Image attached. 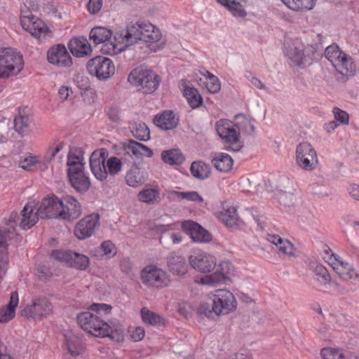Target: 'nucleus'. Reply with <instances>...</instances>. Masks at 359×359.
Listing matches in <instances>:
<instances>
[{
	"instance_id": "10",
	"label": "nucleus",
	"mask_w": 359,
	"mask_h": 359,
	"mask_svg": "<svg viewBox=\"0 0 359 359\" xmlns=\"http://www.w3.org/2000/svg\"><path fill=\"white\" fill-rule=\"evenodd\" d=\"M77 322L85 331L95 337H104L107 334L109 325L90 312H82L77 315Z\"/></svg>"
},
{
	"instance_id": "21",
	"label": "nucleus",
	"mask_w": 359,
	"mask_h": 359,
	"mask_svg": "<svg viewBox=\"0 0 359 359\" xmlns=\"http://www.w3.org/2000/svg\"><path fill=\"white\" fill-rule=\"evenodd\" d=\"M61 201L55 195L44 198L37 208L41 218H60Z\"/></svg>"
},
{
	"instance_id": "32",
	"label": "nucleus",
	"mask_w": 359,
	"mask_h": 359,
	"mask_svg": "<svg viewBox=\"0 0 359 359\" xmlns=\"http://www.w3.org/2000/svg\"><path fill=\"white\" fill-rule=\"evenodd\" d=\"M217 1L226 7L234 17L244 18L247 15L244 6L248 3V0H217Z\"/></svg>"
},
{
	"instance_id": "28",
	"label": "nucleus",
	"mask_w": 359,
	"mask_h": 359,
	"mask_svg": "<svg viewBox=\"0 0 359 359\" xmlns=\"http://www.w3.org/2000/svg\"><path fill=\"white\" fill-rule=\"evenodd\" d=\"M114 34L112 33L111 29H107L104 27H95L93 28L89 34L90 40L96 44L104 43L106 42L109 43L110 45L120 44L114 41Z\"/></svg>"
},
{
	"instance_id": "30",
	"label": "nucleus",
	"mask_w": 359,
	"mask_h": 359,
	"mask_svg": "<svg viewBox=\"0 0 359 359\" xmlns=\"http://www.w3.org/2000/svg\"><path fill=\"white\" fill-rule=\"evenodd\" d=\"M154 123L157 127L168 130L177 127L179 118L172 111H164L154 117Z\"/></svg>"
},
{
	"instance_id": "39",
	"label": "nucleus",
	"mask_w": 359,
	"mask_h": 359,
	"mask_svg": "<svg viewBox=\"0 0 359 359\" xmlns=\"http://www.w3.org/2000/svg\"><path fill=\"white\" fill-rule=\"evenodd\" d=\"M161 158L164 163L169 165H181L185 160L179 149L163 151L161 153Z\"/></svg>"
},
{
	"instance_id": "1",
	"label": "nucleus",
	"mask_w": 359,
	"mask_h": 359,
	"mask_svg": "<svg viewBox=\"0 0 359 359\" xmlns=\"http://www.w3.org/2000/svg\"><path fill=\"white\" fill-rule=\"evenodd\" d=\"M161 38L159 29L151 23L137 21L129 24L126 30L116 32L114 39L119 43L133 45L139 41L144 43H156Z\"/></svg>"
},
{
	"instance_id": "40",
	"label": "nucleus",
	"mask_w": 359,
	"mask_h": 359,
	"mask_svg": "<svg viewBox=\"0 0 359 359\" xmlns=\"http://www.w3.org/2000/svg\"><path fill=\"white\" fill-rule=\"evenodd\" d=\"M183 95L192 108H196L202 104V97L198 90L194 87L186 86Z\"/></svg>"
},
{
	"instance_id": "46",
	"label": "nucleus",
	"mask_w": 359,
	"mask_h": 359,
	"mask_svg": "<svg viewBox=\"0 0 359 359\" xmlns=\"http://www.w3.org/2000/svg\"><path fill=\"white\" fill-rule=\"evenodd\" d=\"M29 119L27 116L19 114L14 119V128L17 133L21 135H24L29 126Z\"/></svg>"
},
{
	"instance_id": "36",
	"label": "nucleus",
	"mask_w": 359,
	"mask_h": 359,
	"mask_svg": "<svg viewBox=\"0 0 359 359\" xmlns=\"http://www.w3.org/2000/svg\"><path fill=\"white\" fill-rule=\"evenodd\" d=\"M217 218L229 227H233L237 224L238 214L234 207H228L219 211Z\"/></svg>"
},
{
	"instance_id": "48",
	"label": "nucleus",
	"mask_w": 359,
	"mask_h": 359,
	"mask_svg": "<svg viewBox=\"0 0 359 359\" xmlns=\"http://www.w3.org/2000/svg\"><path fill=\"white\" fill-rule=\"evenodd\" d=\"M104 337H109L117 342L123 341L124 339V328L121 325L114 327L109 325L107 334Z\"/></svg>"
},
{
	"instance_id": "37",
	"label": "nucleus",
	"mask_w": 359,
	"mask_h": 359,
	"mask_svg": "<svg viewBox=\"0 0 359 359\" xmlns=\"http://www.w3.org/2000/svg\"><path fill=\"white\" fill-rule=\"evenodd\" d=\"M129 128L133 135L141 141H147L150 138L149 129L144 123H130Z\"/></svg>"
},
{
	"instance_id": "13",
	"label": "nucleus",
	"mask_w": 359,
	"mask_h": 359,
	"mask_svg": "<svg viewBox=\"0 0 359 359\" xmlns=\"http://www.w3.org/2000/svg\"><path fill=\"white\" fill-rule=\"evenodd\" d=\"M283 52L291 67L303 68L312 60L314 46H284Z\"/></svg>"
},
{
	"instance_id": "17",
	"label": "nucleus",
	"mask_w": 359,
	"mask_h": 359,
	"mask_svg": "<svg viewBox=\"0 0 359 359\" xmlns=\"http://www.w3.org/2000/svg\"><path fill=\"white\" fill-rule=\"evenodd\" d=\"M51 257L80 270H85L89 266V258L87 256L72 251L53 250Z\"/></svg>"
},
{
	"instance_id": "47",
	"label": "nucleus",
	"mask_w": 359,
	"mask_h": 359,
	"mask_svg": "<svg viewBox=\"0 0 359 359\" xmlns=\"http://www.w3.org/2000/svg\"><path fill=\"white\" fill-rule=\"evenodd\" d=\"M205 76H206L205 86L208 90L211 93H217L221 88L218 78L208 71Z\"/></svg>"
},
{
	"instance_id": "7",
	"label": "nucleus",
	"mask_w": 359,
	"mask_h": 359,
	"mask_svg": "<svg viewBox=\"0 0 359 359\" xmlns=\"http://www.w3.org/2000/svg\"><path fill=\"white\" fill-rule=\"evenodd\" d=\"M22 55L12 47L0 48V78L19 73L23 68Z\"/></svg>"
},
{
	"instance_id": "4",
	"label": "nucleus",
	"mask_w": 359,
	"mask_h": 359,
	"mask_svg": "<svg viewBox=\"0 0 359 359\" xmlns=\"http://www.w3.org/2000/svg\"><path fill=\"white\" fill-rule=\"evenodd\" d=\"M325 57L332 64L337 72L341 75L337 80L346 83L356 72V66L352 57L342 51L339 46H327L325 49Z\"/></svg>"
},
{
	"instance_id": "31",
	"label": "nucleus",
	"mask_w": 359,
	"mask_h": 359,
	"mask_svg": "<svg viewBox=\"0 0 359 359\" xmlns=\"http://www.w3.org/2000/svg\"><path fill=\"white\" fill-rule=\"evenodd\" d=\"M18 302V292L16 291L12 292L8 304L0 309V323H8L15 317V309Z\"/></svg>"
},
{
	"instance_id": "57",
	"label": "nucleus",
	"mask_w": 359,
	"mask_h": 359,
	"mask_svg": "<svg viewBox=\"0 0 359 359\" xmlns=\"http://www.w3.org/2000/svg\"><path fill=\"white\" fill-rule=\"evenodd\" d=\"M107 115L109 120L115 123H119L121 121V111L118 107H112L109 108Z\"/></svg>"
},
{
	"instance_id": "59",
	"label": "nucleus",
	"mask_w": 359,
	"mask_h": 359,
	"mask_svg": "<svg viewBox=\"0 0 359 359\" xmlns=\"http://www.w3.org/2000/svg\"><path fill=\"white\" fill-rule=\"evenodd\" d=\"M102 0H89L88 8L90 13L95 14L101 9Z\"/></svg>"
},
{
	"instance_id": "38",
	"label": "nucleus",
	"mask_w": 359,
	"mask_h": 359,
	"mask_svg": "<svg viewBox=\"0 0 359 359\" xmlns=\"http://www.w3.org/2000/svg\"><path fill=\"white\" fill-rule=\"evenodd\" d=\"M210 165L201 161L193 162L190 167L191 175L200 180L208 178L210 176Z\"/></svg>"
},
{
	"instance_id": "50",
	"label": "nucleus",
	"mask_w": 359,
	"mask_h": 359,
	"mask_svg": "<svg viewBox=\"0 0 359 359\" xmlns=\"http://www.w3.org/2000/svg\"><path fill=\"white\" fill-rule=\"evenodd\" d=\"M72 54L76 57H85L91 55L92 46H68Z\"/></svg>"
},
{
	"instance_id": "64",
	"label": "nucleus",
	"mask_w": 359,
	"mask_h": 359,
	"mask_svg": "<svg viewBox=\"0 0 359 359\" xmlns=\"http://www.w3.org/2000/svg\"><path fill=\"white\" fill-rule=\"evenodd\" d=\"M348 193L353 198L359 201V185L352 184L348 188Z\"/></svg>"
},
{
	"instance_id": "9",
	"label": "nucleus",
	"mask_w": 359,
	"mask_h": 359,
	"mask_svg": "<svg viewBox=\"0 0 359 359\" xmlns=\"http://www.w3.org/2000/svg\"><path fill=\"white\" fill-rule=\"evenodd\" d=\"M62 147V143H59L55 147H50L43 158L27 153L25 156L21 157L18 163L19 167L27 171H32L34 170L35 166L38 165L39 169L45 170L48 168V164Z\"/></svg>"
},
{
	"instance_id": "14",
	"label": "nucleus",
	"mask_w": 359,
	"mask_h": 359,
	"mask_svg": "<svg viewBox=\"0 0 359 359\" xmlns=\"http://www.w3.org/2000/svg\"><path fill=\"white\" fill-rule=\"evenodd\" d=\"M296 161L302 169L311 171L316 168L318 164L316 151L312 145L308 142H302L296 148Z\"/></svg>"
},
{
	"instance_id": "3",
	"label": "nucleus",
	"mask_w": 359,
	"mask_h": 359,
	"mask_svg": "<svg viewBox=\"0 0 359 359\" xmlns=\"http://www.w3.org/2000/svg\"><path fill=\"white\" fill-rule=\"evenodd\" d=\"M108 152L106 149L95 151L90 157V167L92 173L96 179L104 181L107 175H115L118 173L122 167L121 160L115 156L110 157L106 162Z\"/></svg>"
},
{
	"instance_id": "44",
	"label": "nucleus",
	"mask_w": 359,
	"mask_h": 359,
	"mask_svg": "<svg viewBox=\"0 0 359 359\" xmlns=\"http://www.w3.org/2000/svg\"><path fill=\"white\" fill-rule=\"evenodd\" d=\"M311 269L315 275L318 277V280L320 281V278L322 279V284L325 285L331 282V277L327 269L322 264L314 263L311 265Z\"/></svg>"
},
{
	"instance_id": "60",
	"label": "nucleus",
	"mask_w": 359,
	"mask_h": 359,
	"mask_svg": "<svg viewBox=\"0 0 359 359\" xmlns=\"http://www.w3.org/2000/svg\"><path fill=\"white\" fill-rule=\"evenodd\" d=\"M310 191L316 195L326 196L327 195L325 191V187L323 185L319 184L317 182L313 183L309 186Z\"/></svg>"
},
{
	"instance_id": "54",
	"label": "nucleus",
	"mask_w": 359,
	"mask_h": 359,
	"mask_svg": "<svg viewBox=\"0 0 359 359\" xmlns=\"http://www.w3.org/2000/svg\"><path fill=\"white\" fill-rule=\"evenodd\" d=\"M333 114L337 122L344 125H347L348 123L349 116L346 111H343L338 107H334L333 109Z\"/></svg>"
},
{
	"instance_id": "23",
	"label": "nucleus",
	"mask_w": 359,
	"mask_h": 359,
	"mask_svg": "<svg viewBox=\"0 0 359 359\" xmlns=\"http://www.w3.org/2000/svg\"><path fill=\"white\" fill-rule=\"evenodd\" d=\"M232 265L229 262H222L213 269V273L201 278V283L205 285H215L224 283L229 278L232 271Z\"/></svg>"
},
{
	"instance_id": "5",
	"label": "nucleus",
	"mask_w": 359,
	"mask_h": 359,
	"mask_svg": "<svg viewBox=\"0 0 359 359\" xmlns=\"http://www.w3.org/2000/svg\"><path fill=\"white\" fill-rule=\"evenodd\" d=\"M40 216L38 213V209L36 208V204L34 201L27 203L20 213V219L18 214L13 212L6 222V229L3 232L7 235L8 241L13 235H16L15 226L18 222L20 221V226L27 230L32 227L36 224Z\"/></svg>"
},
{
	"instance_id": "27",
	"label": "nucleus",
	"mask_w": 359,
	"mask_h": 359,
	"mask_svg": "<svg viewBox=\"0 0 359 359\" xmlns=\"http://www.w3.org/2000/svg\"><path fill=\"white\" fill-rule=\"evenodd\" d=\"M123 149L126 151L124 155L128 154L133 159V156L137 159L143 156L149 158L153 156V151L150 148L133 140H129L123 144Z\"/></svg>"
},
{
	"instance_id": "61",
	"label": "nucleus",
	"mask_w": 359,
	"mask_h": 359,
	"mask_svg": "<svg viewBox=\"0 0 359 359\" xmlns=\"http://www.w3.org/2000/svg\"><path fill=\"white\" fill-rule=\"evenodd\" d=\"M293 195L290 193H281L278 196L279 203L284 206H290L292 204Z\"/></svg>"
},
{
	"instance_id": "29",
	"label": "nucleus",
	"mask_w": 359,
	"mask_h": 359,
	"mask_svg": "<svg viewBox=\"0 0 359 359\" xmlns=\"http://www.w3.org/2000/svg\"><path fill=\"white\" fill-rule=\"evenodd\" d=\"M169 270L175 275H184L187 272L188 265L185 258L178 253L172 252L167 257Z\"/></svg>"
},
{
	"instance_id": "56",
	"label": "nucleus",
	"mask_w": 359,
	"mask_h": 359,
	"mask_svg": "<svg viewBox=\"0 0 359 359\" xmlns=\"http://www.w3.org/2000/svg\"><path fill=\"white\" fill-rule=\"evenodd\" d=\"M276 247L279 251L285 255L289 256L293 255V245L288 240L282 238L281 243H279L278 246Z\"/></svg>"
},
{
	"instance_id": "22",
	"label": "nucleus",
	"mask_w": 359,
	"mask_h": 359,
	"mask_svg": "<svg viewBox=\"0 0 359 359\" xmlns=\"http://www.w3.org/2000/svg\"><path fill=\"white\" fill-rule=\"evenodd\" d=\"M60 219L74 220L81 214V207L74 197L67 195L60 198Z\"/></svg>"
},
{
	"instance_id": "63",
	"label": "nucleus",
	"mask_w": 359,
	"mask_h": 359,
	"mask_svg": "<svg viewBox=\"0 0 359 359\" xmlns=\"http://www.w3.org/2000/svg\"><path fill=\"white\" fill-rule=\"evenodd\" d=\"M178 311L182 316L188 318L191 314V307L189 304H183L180 305Z\"/></svg>"
},
{
	"instance_id": "41",
	"label": "nucleus",
	"mask_w": 359,
	"mask_h": 359,
	"mask_svg": "<svg viewBox=\"0 0 359 359\" xmlns=\"http://www.w3.org/2000/svg\"><path fill=\"white\" fill-rule=\"evenodd\" d=\"M237 118H241L235 123L237 131L239 133H245L250 135L255 134V128L252 121L247 117L239 115L236 116Z\"/></svg>"
},
{
	"instance_id": "45",
	"label": "nucleus",
	"mask_w": 359,
	"mask_h": 359,
	"mask_svg": "<svg viewBox=\"0 0 359 359\" xmlns=\"http://www.w3.org/2000/svg\"><path fill=\"white\" fill-rule=\"evenodd\" d=\"M126 181L128 185L137 187L143 183L144 178L142 172L137 168L128 171L126 175Z\"/></svg>"
},
{
	"instance_id": "33",
	"label": "nucleus",
	"mask_w": 359,
	"mask_h": 359,
	"mask_svg": "<svg viewBox=\"0 0 359 359\" xmlns=\"http://www.w3.org/2000/svg\"><path fill=\"white\" fill-rule=\"evenodd\" d=\"M65 344L69 353L73 356L81 354L84 349L81 337L69 332L65 335Z\"/></svg>"
},
{
	"instance_id": "11",
	"label": "nucleus",
	"mask_w": 359,
	"mask_h": 359,
	"mask_svg": "<svg viewBox=\"0 0 359 359\" xmlns=\"http://www.w3.org/2000/svg\"><path fill=\"white\" fill-rule=\"evenodd\" d=\"M88 72L100 81H106L115 73V66L108 57L97 56L89 60L86 64Z\"/></svg>"
},
{
	"instance_id": "42",
	"label": "nucleus",
	"mask_w": 359,
	"mask_h": 359,
	"mask_svg": "<svg viewBox=\"0 0 359 359\" xmlns=\"http://www.w3.org/2000/svg\"><path fill=\"white\" fill-rule=\"evenodd\" d=\"M140 314L144 323L151 325H160L163 323V319L161 316L145 307L141 309Z\"/></svg>"
},
{
	"instance_id": "34",
	"label": "nucleus",
	"mask_w": 359,
	"mask_h": 359,
	"mask_svg": "<svg viewBox=\"0 0 359 359\" xmlns=\"http://www.w3.org/2000/svg\"><path fill=\"white\" fill-rule=\"evenodd\" d=\"M211 163L218 171L226 172L231 170L233 161L229 154L219 152L214 154Z\"/></svg>"
},
{
	"instance_id": "52",
	"label": "nucleus",
	"mask_w": 359,
	"mask_h": 359,
	"mask_svg": "<svg viewBox=\"0 0 359 359\" xmlns=\"http://www.w3.org/2000/svg\"><path fill=\"white\" fill-rule=\"evenodd\" d=\"M128 46H102L101 51L103 54L110 56H118L123 53Z\"/></svg>"
},
{
	"instance_id": "8",
	"label": "nucleus",
	"mask_w": 359,
	"mask_h": 359,
	"mask_svg": "<svg viewBox=\"0 0 359 359\" xmlns=\"http://www.w3.org/2000/svg\"><path fill=\"white\" fill-rule=\"evenodd\" d=\"M215 128L220 138L229 146L225 147L226 150L238 151L243 147L240 140V135L235 124L226 119H220L217 121Z\"/></svg>"
},
{
	"instance_id": "62",
	"label": "nucleus",
	"mask_w": 359,
	"mask_h": 359,
	"mask_svg": "<svg viewBox=\"0 0 359 359\" xmlns=\"http://www.w3.org/2000/svg\"><path fill=\"white\" fill-rule=\"evenodd\" d=\"M67 45H90L86 37L79 36L69 40Z\"/></svg>"
},
{
	"instance_id": "35",
	"label": "nucleus",
	"mask_w": 359,
	"mask_h": 359,
	"mask_svg": "<svg viewBox=\"0 0 359 359\" xmlns=\"http://www.w3.org/2000/svg\"><path fill=\"white\" fill-rule=\"evenodd\" d=\"M8 238L0 229V280L7 271L8 264Z\"/></svg>"
},
{
	"instance_id": "12",
	"label": "nucleus",
	"mask_w": 359,
	"mask_h": 359,
	"mask_svg": "<svg viewBox=\"0 0 359 359\" xmlns=\"http://www.w3.org/2000/svg\"><path fill=\"white\" fill-rule=\"evenodd\" d=\"M53 309L52 304L47 298H35L21 311V316L28 319L41 320L52 314Z\"/></svg>"
},
{
	"instance_id": "25",
	"label": "nucleus",
	"mask_w": 359,
	"mask_h": 359,
	"mask_svg": "<svg viewBox=\"0 0 359 359\" xmlns=\"http://www.w3.org/2000/svg\"><path fill=\"white\" fill-rule=\"evenodd\" d=\"M48 61L59 67H69L72 65L66 46H51L47 52Z\"/></svg>"
},
{
	"instance_id": "49",
	"label": "nucleus",
	"mask_w": 359,
	"mask_h": 359,
	"mask_svg": "<svg viewBox=\"0 0 359 359\" xmlns=\"http://www.w3.org/2000/svg\"><path fill=\"white\" fill-rule=\"evenodd\" d=\"M172 195L176 196L182 199H187L190 201L203 202V198L196 191H176L171 192Z\"/></svg>"
},
{
	"instance_id": "26",
	"label": "nucleus",
	"mask_w": 359,
	"mask_h": 359,
	"mask_svg": "<svg viewBox=\"0 0 359 359\" xmlns=\"http://www.w3.org/2000/svg\"><path fill=\"white\" fill-rule=\"evenodd\" d=\"M182 227L196 242L208 243L212 240L211 234L195 222L184 221Z\"/></svg>"
},
{
	"instance_id": "16",
	"label": "nucleus",
	"mask_w": 359,
	"mask_h": 359,
	"mask_svg": "<svg viewBox=\"0 0 359 359\" xmlns=\"http://www.w3.org/2000/svg\"><path fill=\"white\" fill-rule=\"evenodd\" d=\"M189 262L193 269L201 273H208L216 266L215 257L201 250H194Z\"/></svg>"
},
{
	"instance_id": "15",
	"label": "nucleus",
	"mask_w": 359,
	"mask_h": 359,
	"mask_svg": "<svg viewBox=\"0 0 359 359\" xmlns=\"http://www.w3.org/2000/svg\"><path fill=\"white\" fill-rule=\"evenodd\" d=\"M236 308V300L233 293L226 290H218L214 294L212 309L215 316L227 314Z\"/></svg>"
},
{
	"instance_id": "20",
	"label": "nucleus",
	"mask_w": 359,
	"mask_h": 359,
	"mask_svg": "<svg viewBox=\"0 0 359 359\" xmlns=\"http://www.w3.org/2000/svg\"><path fill=\"white\" fill-rule=\"evenodd\" d=\"M22 28L29 32L31 35L41 40L49 35L48 28L45 23L39 18L32 15L30 16H22L20 19Z\"/></svg>"
},
{
	"instance_id": "51",
	"label": "nucleus",
	"mask_w": 359,
	"mask_h": 359,
	"mask_svg": "<svg viewBox=\"0 0 359 359\" xmlns=\"http://www.w3.org/2000/svg\"><path fill=\"white\" fill-rule=\"evenodd\" d=\"M320 355L323 359H345L341 351L332 348H323Z\"/></svg>"
},
{
	"instance_id": "6",
	"label": "nucleus",
	"mask_w": 359,
	"mask_h": 359,
	"mask_svg": "<svg viewBox=\"0 0 359 359\" xmlns=\"http://www.w3.org/2000/svg\"><path fill=\"white\" fill-rule=\"evenodd\" d=\"M161 81L157 74L143 67L133 69L128 76V81L144 94L154 93L158 88Z\"/></svg>"
},
{
	"instance_id": "53",
	"label": "nucleus",
	"mask_w": 359,
	"mask_h": 359,
	"mask_svg": "<svg viewBox=\"0 0 359 359\" xmlns=\"http://www.w3.org/2000/svg\"><path fill=\"white\" fill-rule=\"evenodd\" d=\"M197 313L199 316H204L209 318H213L215 316V310L212 309V304L208 303L201 304L198 309Z\"/></svg>"
},
{
	"instance_id": "24",
	"label": "nucleus",
	"mask_w": 359,
	"mask_h": 359,
	"mask_svg": "<svg viewBox=\"0 0 359 359\" xmlns=\"http://www.w3.org/2000/svg\"><path fill=\"white\" fill-rule=\"evenodd\" d=\"M98 224V215H88L76 224L74 234L80 240L87 238L94 233Z\"/></svg>"
},
{
	"instance_id": "43",
	"label": "nucleus",
	"mask_w": 359,
	"mask_h": 359,
	"mask_svg": "<svg viewBox=\"0 0 359 359\" xmlns=\"http://www.w3.org/2000/svg\"><path fill=\"white\" fill-rule=\"evenodd\" d=\"M160 193L158 189H147L139 193L138 198L146 203H154L159 201Z\"/></svg>"
},
{
	"instance_id": "55",
	"label": "nucleus",
	"mask_w": 359,
	"mask_h": 359,
	"mask_svg": "<svg viewBox=\"0 0 359 359\" xmlns=\"http://www.w3.org/2000/svg\"><path fill=\"white\" fill-rule=\"evenodd\" d=\"M297 6L295 11H310L316 4V0H297Z\"/></svg>"
},
{
	"instance_id": "19",
	"label": "nucleus",
	"mask_w": 359,
	"mask_h": 359,
	"mask_svg": "<svg viewBox=\"0 0 359 359\" xmlns=\"http://www.w3.org/2000/svg\"><path fill=\"white\" fill-rule=\"evenodd\" d=\"M142 278L144 283L156 287L167 286L170 282L167 273L154 266H146L142 272Z\"/></svg>"
},
{
	"instance_id": "18",
	"label": "nucleus",
	"mask_w": 359,
	"mask_h": 359,
	"mask_svg": "<svg viewBox=\"0 0 359 359\" xmlns=\"http://www.w3.org/2000/svg\"><path fill=\"white\" fill-rule=\"evenodd\" d=\"M327 262L342 279L345 280L359 279V273L353 266L344 261L339 255L332 253Z\"/></svg>"
},
{
	"instance_id": "58",
	"label": "nucleus",
	"mask_w": 359,
	"mask_h": 359,
	"mask_svg": "<svg viewBox=\"0 0 359 359\" xmlns=\"http://www.w3.org/2000/svg\"><path fill=\"white\" fill-rule=\"evenodd\" d=\"M130 337L134 341H141L145 335V331L142 327H137L130 331Z\"/></svg>"
},
{
	"instance_id": "2",
	"label": "nucleus",
	"mask_w": 359,
	"mask_h": 359,
	"mask_svg": "<svg viewBox=\"0 0 359 359\" xmlns=\"http://www.w3.org/2000/svg\"><path fill=\"white\" fill-rule=\"evenodd\" d=\"M83 153L75 149L70 150L67 155V174L72 186L78 192H85L90 188V180L85 172Z\"/></svg>"
}]
</instances>
